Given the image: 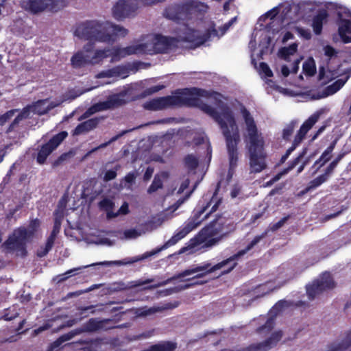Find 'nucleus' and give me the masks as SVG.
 I'll return each mask as SVG.
<instances>
[{"mask_svg":"<svg viewBox=\"0 0 351 351\" xmlns=\"http://www.w3.org/2000/svg\"><path fill=\"white\" fill-rule=\"evenodd\" d=\"M236 21V16L232 18L230 22L219 29V32L215 29L213 24L208 27H205L202 23H199L195 27L191 24L183 25L178 30L177 39L155 34L156 53L168 52L177 46L178 40L190 43L196 47L214 37L219 38L226 34Z\"/></svg>","mask_w":351,"mask_h":351,"instance_id":"1","label":"nucleus"},{"mask_svg":"<svg viewBox=\"0 0 351 351\" xmlns=\"http://www.w3.org/2000/svg\"><path fill=\"white\" fill-rule=\"evenodd\" d=\"M199 108L218 123L222 134L226 138L230 169H234L239 160L237 145L241 138L239 126L237 125L234 116L230 107L219 100L217 107L215 109L210 106L204 104H199Z\"/></svg>","mask_w":351,"mask_h":351,"instance_id":"2","label":"nucleus"},{"mask_svg":"<svg viewBox=\"0 0 351 351\" xmlns=\"http://www.w3.org/2000/svg\"><path fill=\"white\" fill-rule=\"evenodd\" d=\"M243 138L249 153L250 171L258 173L266 168V155L263 152L264 140L258 130L254 117L245 107L241 108Z\"/></svg>","mask_w":351,"mask_h":351,"instance_id":"3","label":"nucleus"},{"mask_svg":"<svg viewBox=\"0 0 351 351\" xmlns=\"http://www.w3.org/2000/svg\"><path fill=\"white\" fill-rule=\"evenodd\" d=\"M217 191V190H216ZM217 194V192H215L213 197H212L211 202H209L208 205L204 206L202 208V210L194 216V218L193 219H191L189 222H188L186 225V226L183 227L182 229L179 230L178 232L173 234V236L171 237V239H169L168 241L165 242L164 245H162L161 247L152 250L151 252H147L145 254H143L141 256H139L138 258H134L130 261H106L97 263L96 264L93 265H88L84 266L83 268L88 267L89 266L93 265H106V266H110V265H125L129 264H132L134 262L142 261L143 259L147 258L152 256H154L158 253H159L160 251L165 250L166 248H168L169 247L173 246V245L176 244L178 242H179L182 239H183L185 236L187 235L190 232L193 230L195 228H196L197 226H199L201 221L202 219H199L200 215H202L203 213L206 212V210L208 208L209 206L212 205L211 209L209 210V213H212L217 210L218 208V205L220 203V200L217 199V197L215 196Z\"/></svg>","mask_w":351,"mask_h":351,"instance_id":"4","label":"nucleus"},{"mask_svg":"<svg viewBox=\"0 0 351 351\" xmlns=\"http://www.w3.org/2000/svg\"><path fill=\"white\" fill-rule=\"evenodd\" d=\"M75 34L82 40L110 44L125 37L128 29L111 21H88L80 25Z\"/></svg>","mask_w":351,"mask_h":351,"instance_id":"5","label":"nucleus"},{"mask_svg":"<svg viewBox=\"0 0 351 351\" xmlns=\"http://www.w3.org/2000/svg\"><path fill=\"white\" fill-rule=\"evenodd\" d=\"M265 237V234H261L258 235L256 237H254L252 240V241L249 243V245L243 250H241L237 253L234 254L232 256L229 257L228 258L223 260L221 262H219L215 265H214L212 267H210V264H206L202 266H197L194 268L191 269H186L182 272L178 273L177 275L172 276L169 278V279L160 282L159 284H157L154 286H150L148 287H146L147 289H152L154 288H158L160 287H164L169 283H171L172 281L176 280H181V281H187V280H191L195 278H199L205 276V274L213 273L215 271H217L218 269H221L224 267H226L227 265L230 263L231 262L236 261L237 260H239V258L243 256L244 254L248 252L251 249L253 248L255 245H257V243H259L260 240L263 239Z\"/></svg>","mask_w":351,"mask_h":351,"instance_id":"6","label":"nucleus"},{"mask_svg":"<svg viewBox=\"0 0 351 351\" xmlns=\"http://www.w3.org/2000/svg\"><path fill=\"white\" fill-rule=\"evenodd\" d=\"M178 96H166L152 99L143 104V108L152 111H157L173 106H179L183 104L196 105L199 102V97L208 98V100L218 99L219 95L210 93L204 90L184 89L179 93Z\"/></svg>","mask_w":351,"mask_h":351,"instance_id":"7","label":"nucleus"},{"mask_svg":"<svg viewBox=\"0 0 351 351\" xmlns=\"http://www.w3.org/2000/svg\"><path fill=\"white\" fill-rule=\"evenodd\" d=\"M121 47L116 46L111 48L94 49L93 44L84 45L82 50L72 56L71 62L72 66L80 68L86 65H97L102 63L104 59L111 58V62H116L124 58L123 55H119Z\"/></svg>","mask_w":351,"mask_h":351,"instance_id":"8","label":"nucleus"},{"mask_svg":"<svg viewBox=\"0 0 351 351\" xmlns=\"http://www.w3.org/2000/svg\"><path fill=\"white\" fill-rule=\"evenodd\" d=\"M235 228V223L233 221L223 216H218L197 234L196 243H204V247H213L217 244L221 239L234 231Z\"/></svg>","mask_w":351,"mask_h":351,"instance_id":"9","label":"nucleus"},{"mask_svg":"<svg viewBox=\"0 0 351 351\" xmlns=\"http://www.w3.org/2000/svg\"><path fill=\"white\" fill-rule=\"evenodd\" d=\"M207 8L199 1L189 0L166 8L164 15L165 18L173 21H185L195 16L199 13L204 12Z\"/></svg>","mask_w":351,"mask_h":351,"instance_id":"10","label":"nucleus"},{"mask_svg":"<svg viewBox=\"0 0 351 351\" xmlns=\"http://www.w3.org/2000/svg\"><path fill=\"white\" fill-rule=\"evenodd\" d=\"M62 101L49 102V100L45 99L38 100L35 104L26 106L23 109L21 112L15 117L14 121L10 126V130L13 128L15 125H17L18 123L23 119H26L29 117V113L33 112L38 115H43L47 113L51 109H53L60 105Z\"/></svg>","mask_w":351,"mask_h":351,"instance_id":"11","label":"nucleus"},{"mask_svg":"<svg viewBox=\"0 0 351 351\" xmlns=\"http://www.w3.org/2000/svg\"><path fill=\"white\" fill-rule=\"evenodd\" d=\"M69 0H22L21 7L33 14L45 10L58 11L64 8Z\"/></svg>","mask_w":351,"mask_h":351,"instance_id":"12","label":"nucleus"},{"mask_svg":"<svg viewBox=\"0 0 351 351\" xmlns=\"http://www.w3.org/2000/svg\"><path fill=\"white\" fill-rule=\"evenodd\" d=\"M119 55L123 56V58L134 54H154L156 53L155 49V36L148 35L143 39V40L121 48L119 51Z\"/></svg>","mask_w":351,"mask_h":351,"instance_id":"13","label":"nucleus"},{"mask_svg":"<svg viewBox=\"0 0 351 351\" xmlns=\"http://www.w3.org/2000/svg\"><path fill=\"white\" fill-rule=\"evenodd\" d=\"M30 235L31 234L25 233L24 228H19L10 235L3 246L8 250L14 251L18 254L24 256L26 254V243L32 240L29 237Z\"/></svg>","mask_w":351,"mask_h":351,"instance_id":"14","label":"nucleus"},{"mask_svg":"<svg viewBox=\"0 0 351 351\" xmlns=\"http://www.w3.org/2000/svg\"><path fill=\"white\" fill-rule=\"evenodd\" d=\"M139 0H119L112 7V16L118 21L132 17L139 7Z\"/></svg>","mask_w":351,"mask_h":351,"instance_id":"15","label":"nucleus"},{"mask_svg":"<svg viewBox=\"0 0 351 351\" xmlns=\"http://www.w3.org/2000/svg\"><path fill=\"white\" fill-rule=\"evenodd\" d=\"M106 322L107 321H98L95 319H90L85 324V325H84L83 328L73 330L66 334L62 335L58 340L52 343V348H55L60 347L64 342L71 340L75 336L80 335L81 332H94L99 329H102Z\"/></svg>","mask_w":351,"mask_h":351,"instance_id":"16","label":"nucleus"},{"mask_svg":"<svg viewBox=\"0 0 351 351\" xmlns=\"http://www.w3.org/2000/svg\"><path fill=\"white\" fill-rule=\"evenodd\" d=\"M125 100L122 99L120 95H112L108 97L106 101L99 102L89 107L83 115L80 116L79 120L86 119L97 112H102L120 106L124 105Z\"/></svg>","mask_w":351,"mask_h":351,"instance_id":"17","label":"nucleus"},{"mask_svg":"<svg viewBox=\"0 0 351 351\" xmlns=\"http://www.w3.org/2000/svg\"><path fill=\"white\" fill-rule=\"evenodd\" d=\"M335 283L328 272H324L315 280L313 283L307 285L306 293L311 299H314L322 291L334 288Z\"/></svg>","mask_w":351,"mask_h":351,"instance_id":"18","label":"nucleus"},{"mask_svg":"<svg viewBox=\"0 0 351 351\" xmlns=\"http://www.w3.org/2000/svg\"><path fill=\"white\" fill-rule=\"evenodd\" d=\"M339 17L338 32L343 43L351 42V12L346 8H340L337 10Z\"/></svg>","mask_w":351,"mask_h":351,"instance_id":"19","label":"nucleus"},{"mask_svg":"<svg viewBox=\"0 0 351 351\" xmlns=\"http://www.w3.org/2000/svg\"><path fill=\"white\" fill-rule=\"evenodd\" d=\"M320 114L321 113L319 112H316L315 114L311 115V117L307 119L304 123H303L300 130H298L296 136L294 137L293 146L291 149H288L287 154H285V155L282 156V158H281L282 161H285L289 156V154H291L296 146L302 141L305 138L306 133L310 131L311 128L314 126L315 123L319 120Z\"/></svg>","mask_w":351,"mask_h":351,"instance_id":"20","label":"nucleus"},{"mask_svg":"<svg viewBox=\"0 0 351 351\" xmlns=\"http://www.w3.org/2000/svg\"><path fill=\"white\" fill-rule=\"evenodd\" d=\"M67 132L62 131L49 140L46 144L41 147L38 155H37V162L40 164L45 163L46 158L49 154L56 149L59 145L67 137Z\"/></svg>","mask_w":351,"mask_h":351,"instance_id":"21","label":"nucleus"},{"mask_svg":"<svg viewBox=\"0 0 351 351\" xmlns=\"http://www.w3.org/2000/svg\"><path fill=\"white\" fill-rule=\"evenodd\" d=\"M159 224L156 225L153 221H148L146 223L141 224L137 228H130L123 232V239H136L147 232H152L157 228Z\"/></svg>","mask_w":351,"mask_h":351,"instance_id":"22","label":"nucleus"},{"mask_svg":"<svg viewBox=\"0 0 351 351\" xmlns=\"http://www.w3.org/2000/svg\"><path fill=\"white\" fill-rule=\"evenodd\" d=\"M128 75V70L125 66H115L111 69L102 70L95 76V77L101 78H125Z\"/></svg>","mask_w":351,"mask_h":351,"instance_id":"23","label":"nucleus"},{"mask_svg":"<svg viewBox=\"0 0 351 351\" xmlns=\"http://www.w3.org/2000/svg\"><path fill=\"white\" fill-rule=\"evenodd\" d=\"M283 285L284 283H280L278 285H274L271 282H267L266 284H262L256 287V289L252 291V295L253 296L254 300L262 298L265 295L271 293L275 289L280 288Z\"/></svg>","mask_w":351,"mask_h":351,"instance_id":"24","label":"nucleus"},{"mask_svg":"<svg viewBox=\"0 0 351 351\" xmlns=\"http://www.w3.org/2000/svg\"><path fill=\"white\" fill-rule=\"evenodd\" d=\"M166 308L167 307L162 306H154L151 307L145 306L134 308L132 312L137 317H148L157 313H160Z\"/></svg>","mask_w":351,"mask_h":351,"instance_id":"25","label":"nucleus"},{"mask_svg":"<svg viewBox=\"0 0 351 351\" xmlns=\"http://www.w3.org/2000/svg\"><path fill=\"white\" fill-rule=\"evenodd\" d=\"M344 84L345 81L341 80H336L332 85L326 87L323 91L313 95L311 98L317 100L332 95L341 89Z\"/></svg>","mask_w":351,"mask_h":351,"instance_id":"26","label":"nucleus"},{"mask_svg":"<svg viewBox=\"0 0 351 351\" xmlns=\"http://www.w3.org/2000/svg\"><path fill=\"white\" fill-rule=\"evenodd\" d=\"M99 118H93L86 120L85 122H82L77 125L74 130H73L72 134L74 136H78L83 134L94 130L99 123Z\"/></svg>","mask_w":351,"mask_h":351,"instance_id":"27","label":"nucleus"},{"mask_svg":"<svg viewBox=\"0 0 351 351\" xmlns=\"http://www.w3.org/2000/svg\"><path fill=\"white\" fill-rule=\"evenodd\" d=\"M59 226L60 223H58V221H56V222H55L53 231L52 232V233H51L48 239H47L45 246L40 247V249L37 250V256L40 258L44 257L47 254L49 253V252L53 247L56 236L57 235V232H58Z\"/></svg>","mask_w":351,"mask_h":351,"instance_id":"28","label":"nucleus"},{"mask_svg":"<svg viewBox=\"0 0 351 351\" xmlns=\"http://www.w3.org/2000/svg\"><path fill=\"white\" fill-rule=\"evenodd\" d=\"M337 71L329 69L328 66H321L319 69L318 79L321 84L325 85L337 77Z\"/></svg>","mask_w":351,"mask_h":351,"instance_id":"29","label":"nucleus"},{"mask_svg":"<svg viewBox=\"0 0 351 351\" xmlns=\"http://www.w3.org/2000/svg\"><path fill=\"white\" fill-rule=\"evenodd\" d=\"M88 244H95L97 245L111 247L115 244V240L107 238L103 234L93 235L90 234L84 239Z\"/></svg>","mask_w":351,"mask_h":351,"instance_id":"30","label":"nucleus"},{"mask_svg":"<svg viewBox=\"0 0 351 351\" xmlns=\"http://www.w3.org/2000/svg\"><path fill=\"white\" fill-rule=\"evenodd\" d=\"M152 282L151 279H147L145 280H137L136 281L130 282L128 284L125 283H118L117 284V287H114L115 291H121L125 289H130L132 288H136L138 287H141L143 285H147Z\"/></svg>","mask_w":351,"mask_h":351,"instance_id":"31","label":"nucleus"},{"mask_svg":"<svg viewBox=\"0 0 351 351\" xmlns=\"http://www.w3.org/2000/svg\"><path fill=\"white\" fill-rule=\"evenodd\" d=\"M335 143L333 142L332 145H329L327 149L324 150L322 155L319 157V160L315 162L314 166L319 165L318 167L316 168L315 172L320 167H323L324 165L326 164L332 157V153L335 147Z\"/></svg>","mask_w":351,"mask_h":351,"instance_id":"32","label":"nucleus"},{"mask_svg":"<svg viewBox=\"0 0 351 351\" xmlns=\"http://www.w3.org/2000/svg\"><path fill=\"white\" fill-rule=\"evenodd\" d=\"M327 13L325 11H321L315 16L313 22H312V27H313L315 34H319L323 27L324 21L327 19Z\"/></svg>","mask_w":351,"mask_h":351,"instance_id":"33","label":"nucleus"},{"mask_svg":"<svg viewBox=\"0 0 351 351\" xmlns=\"http://www.w3.org/2000/svg\"><path fill=\"white\" fill-rule=\"evenodd\" d=\"M351 346V330L347 334L341 343H334L329 347L328 351H343Z\"/></svg>","mask_w":351,"mask_h":351,"instance_id":"34","label":"nucleus"},{"mask_svg":"<svg viewBox=\"0 0 351 351\" xmlns=\"http://www.w3.org/2000/svg\"><path fill=\"white\" fill-rule=\"evenodd\" d=\"M316 67L313 58H310L306 59L304 63L302 64V73L306 76L311 77L315 74Z\"/></svg>","mask_w":351,"mask_h":351,"instance_id":"35","label":"nucleus"},{"mask_svg":"<svg viewBox=\"0 0 351 351\" xmlns=\"http://www.w3.org/2000/svg\"><path fill=\"white\" fill-rule=\"evenodd\" d=\"M298 44L293 43L288 47H283L280 49L278 56L281 59L288 60L289 56L293 55L297 52Z\"/></svg>","mask_w":351,"mask_h":351,"instance_id":"36","label":"nucleus"},{"mask_svg":"<svg viewBox=\"0 0 351 351\" xmlns=\"http://www.w3.org/2000/svg\"><path fill=\"white\" fill-rule=\"evenodd\" d=\"M165 177L166 175L165 173L155 176L154 181H152L151 186L147 189V193L152 194L161 189L162 186V178H165Z\"/></svg>","mask_w":351,"mask_h":351,"instance_id":"37","label":"nucleus"},{"mask_svg":"<svg viewBox=\"0 0 351 351\" xmlns=\"http://www.w3.org/2000/svg\"><path fill=\"white\" fill-rule=\"evenodd\" d=\"M282 337V332L276 331L272 333L270 338L266 340L265 342L258 344H261L263 348H270L273 346H274L276 343H278Z\"/></svg>","mask_w":351,"mask_h":351,"instance_id":"38","label":"nucleus"},{"mask_svg":"<svg viewBox=\"0 0 351 351\" xmlns=\"http://www.w3.org/2000/svg\"><path fill=\"white\" fill-rule=\"evenodd\" d=\"M176 344L169 342L156 344L147 351H173Z\"/></svg>","mask_w":351,"mask_h":351,"instance_id":"39","label":"nucleus"},{"mask_svg":"<svg viewBox=\"0 0 351 351\" xmlns=\"http://www.w3.org/2000/svg\"><path fill=\"white\" fill-rule=\"evenodd\" d=\"M300 60H301L300 59H298L295 60V62H294L293 66L292 67V70L289 69L288 68V66L286 65L281 66V67H280L281 75H282V76L284 77H287L291 73H293V74L297 73V72L298 71L299 64H300Z\"/></svg>","mask_w":351,"mask_h":351,"instance_id":"40","label":"nucleus"},{"mask_svg":"<svg viewBox=\"0 0 351 351\" xmlns=\"http://www.w3.org/2000/svg\"><path fill=\"white\" fill-rule=\"evenodd\" d=\"M328 180V178L325 176H319L315 178L314 180H311L309 182L308 186H306V189L304 190V193L308 192L311 191L312 189H315L316 187L319 186L324 182Z\"/></svg>","mask_w":351,"mask_h":351,"instance_id":"41","label":"nucleus"},{"mask_svg":"<svg viewBox=\"0 0 351 351\" xmlns=\"http://www.w3.org/2000/svg\"><path fill=\"white\" fill-rule=\"evenodd\" d=\"M40 227V221L38 219H34L31 221V223L29 224L28 228H24L25 229V233L27 234H31L29 236V238L32 239L35 236V233L37 231V229Z\"/></svg>","mask_w":351,"mask_h":351,"instance_id":"42","label":"nucleus"},{"mask_svg":"<svg viewBox=\"0 0 351 351\" xmlns=\"http://www.w3.org/2000/svg\"><path fill=\"white\" fill-rule=\"evenodd\" d=\"M136 179V174L130 172L125 175V178H123V182L124 184L123 185V188L130 189L131 185H132L134 183L135 180Z\"/></svg>","mask_w":351,"mask_h":351,"instance_id":"43","label":"nucleus"},{"mask_svg":"<svg viewBox=\"0 0 351 351\" xmlns=\"http://www.w3.org/2000/svg\"><path fill=\"white\" fill-rule=\"evenodd\" d=\"M185 163L187 168L193 169L197 165V160L195 157L192 155L187 156L185 158Z\"/></svg>","mask_w":351,"mask_h":351,"instance_id":"44","label":"nucleus"},{"mask_svg":"<svg viewBox=\"0 0 351 351\" xmlns=\"http://www.w3.org/2000/svg\"><path fill=\"white\" fill-rule=\"evenodd\" d=\"M294 130V123H291L289 125H286L283 130V138L285 139H288L289 136H291Z\"/></svg>","mask_w":351,"mask_h":351,"instance_id":"45","label":"nucleus"},{"mask_svg":"<svg viewBox=\"0 0 351 351\" xmlns=\"http://www.w3.org/2000/svg\"><path fill=\"white\" fill-rule=\"evenodd\" d=\"M296 31L298 34L300 35V36L304 38L306 40H308L311 37V32L307 29H303L302 27H296Z\"/></svg>","mask_w":351,"mask_h":351,"instance_id":"46","label":"nucleus"},{"mask_svg":"<svg viewBox=\"0 0 351 351\" xmlns=\"http://www.w3.org/2000/svg\"><path fill=\"white\" fill-rule=\"evenodd\" d=\"M119 168V166L116 167V170H110L106 171V175L104 176V181H110L112 179H115L117 176V170Z\"/></svg>","mask_w":351,"mask_h":351,"instance_id":"47","label":"nucleus"},{"mask_svg":"<svg viewBox=\"0 0 351 351\" xmlns=\"http://www.w3.org/2000/svg\"><path fill=\"white\" fill-rule=\"evenodd\" d=\"M267 348L263 347L261 344H253L241 351H265Z\"/></svg>","mask_w":351,"mask_h":351,"instance_id":"48","label":"nucleus"},{"mask_svg":"<svg viewBox=\"0 0 351 351\" xmlns=\"http://www.w3.org/2000/svg\"><path fill=\"white\" fill-rule=\"evenodd\" d=\"M15 112V110L6 112L5 114L0 117V125H3V123H5L6 121L12 118L14 115Z\"/></svg>","mask_w":351,"mask_h":351,"instance_id":"49","label":"nucleus"},{"mask_svg":"<svg viewBox=\"0 0 351 351\" xmlns=\"http://www.w3.org/2000/svg\"><path fill=\"white\" fill-rule=\"evenodd\" d=\"M189 195H190V194H188L185 197L179 198L178 199V201L176 202V203H175L173 205H172L171 207H169L168 210L170 211H172V212H174L175 210H176L179 208V206L180 205H182V203L184 202V201L186 200V199L189 197Z\"/></svg>","mask_w":351,"mask_h":351,"instance_id":"50","label":"nucleus"},{"mask_svg":"<svg viewBox=\"0 0 351 351\" xmlns=\"http://www.w3.org/2000/svg\"><path fill=\"white\" fill-rule=\"evenodd\" d=\"M287 220L288 217H285L284 218L280 219L278 222L271 226V230L272 232H275L276 230H278L279 228L284 226V224Z\"/></svg>","mask_w":351,"mask_h":351,"instance_id":"51","label":"nucleus"},{"mask_svg":"<svg viewBox=\"0 0 351 351\" xmlns=\"http://www.w3.org/2000/svg\"><path fill=\"white\" fill-rule=\"evenodd\" d=\"M337 167V165H335V162H332L329 164L328 167L326 169V171H325L324 173L322 174L321 176H325L326 178L328 179L330 174L332 173L334 169Z\"/></svg>","mask_w":351,"mask_h":351,"instance_id":"52","label":"nucleus"},{"mask_svg":"<svg viewBox=\"0 0 351 351\" xmlns=\"http://www.w3.org/2000/svg\"><path fill=\"white\" fill-rule=\"evenodd\" d=\"M81 268H75V269H71L70 270H68L66 273L59 276V280L58 281H63V280H65L67 279L68 276H71L73 273L78 271V270H80Z\"/></svg>","mask_w":351,"mask_h":351,"instance_id":"53","label":"nucleus"},{"mask_svg":"<svg viewBox=\"0 0 351 351\" xmlns=\"http://www.w3.org/2000/svg\"><path fill=\"white\" fill-rule=\"evenodd\" d=\"M125 133V131L123 132L121 134H120L119 135L112 137L110 141H107L106 143H102L101 145H98V148H99V149H104V147H108L109 144H110L112 142H115L117 140V138H120L121 136H122Z\"/></svg>","mask_w":351,"mask_h":351,"instance_id":"54","label":"nucleus"},{"mask_svg":"<svg viewBox=\"0 0 351 351\" xmlns=\"http://www.w3.org/2000/svg\"><path fill=\"white\" fill-rule=\"evenodd\" d=\"M284 306H287V302L286 301H280L276 304V305L272 308L271 312L275 313L279 311H281L282 308Z\"/></svg>","mask_w":351,"mask_h":351,"instance_id":"55","label":"nucleus"},{"mask_svg":"<svg viewBox=\"0 0 351 351\" xmlns=\"http://www.w3.org/2000/svg\"><path fill=\"white\" fill-rule=\"evenodd\" d=\"M261 69L263 74H265L267 77H271L272 72L270 69L269 66L267 65L266 63L261 64Z\"/></svg>","mask_w":351,"mask_h":351,"instance_id":"56","label":"nucleus"},{"mask_svg":"<svg viewBox=\"0 0 351 351\" xmlns=\"http://www.w3.org/2000/svg\"><path fill=\"white\" fill-rule=\"evenodd\" d=\"M164 86L162 85H156V86H152L149 88H148L147 90H145V93L147 95H151L152 93H157L158 91H159L160 90H162L164 88Z\"/></svg>","mask_w":351,"mask_h":351,"instance_id":"57","label":"nucleus"},{"mask_svg":"<svg viewBox=\"0 0 351 351\" xmlns=\"http://www.w3.org/2000/svg\"><path fill=\"white\" fill-rule=\"evenodd\" d=\"M99 206H101V208L108 210L112 208V202L108 199H104L101 202H99Z\"/></svg>","mask_w":351,"mask_h":351,"instance_id":"58","label":"nucleus"},{"mask_svg":"<svg viewBox=\"0 0 351 351\" xmlns=\"http://www.w3.org/2000/svg\"><path fill=\"white\" fill-rule=\"evenodd\" d=\"M324 51L325 56H326L329 58L333 57L335 54V49L332 47H330V46L325 47L324 48Z\"/></svg>","mask_w":351,"mask_h":351,"instance_id":"59","label":"nucleus"},{"mask_svg":"<svg viewBox=\"0 0 351 351\" xmlns=\"http://www.w3.org/2000/svg\"><path fill=\"white\" fill-rule=\"evenodd\" d=\"M50 326H51L49 324H46L40 326L39 328L35 329L34 331H33V335L36 336L40 332H42L45 331V330L49 329Z\"/></svg>","mask_w":351,"mask_h":351,"instance_id":"60","label":"nucleus"},{"mask_svg":"<svg viewBox=\"0 0 351 351\" xmlns=\"http://www.w3.org/2000/svg\"><path fill=\"white\" fill-rule=\"evenodd\" d=\"M119 213L124 214V215L128 214L129 212L128 204L126 203H124L123 205H121V206L119 208Z\"/></svg>","mask_w":351,"mask_h":351,"instance_id":"61","label":"nucleus"},{"mask_svg":"<svg viewBox=\"0 0 351 351\" xmlns=\"http://www.w3.org/2000/svg\"><path fill=\"white\" fill-rule=\"evenodd\" d=\"M272 326H273V319L271 318H270L269 319H268L265 324V325L264 326L262 327L261 330H265V329H267V330H270L272 328Z\"/></svg>","mask_w":351,"mask_h":351,"instance_id":"62","label":"nucleus"},{"mask_svg":"<svg viewBox=\"0 0 351 351\" xmlns=\"http://www.w3.org/2000/svg\"><path fill=\"white\" fill-rule=\"evenodd\" d=\"M293 34L291 32H287V33L285 34V35L283 36L282 43H285L288 40L293 39Z\"/></svg>","mask_w":351,"mask_h":351,"instance_id":"63","label":"nucleus"},{"mask_svg":"<svg viewBox=\"0 0 351 351\" xmlns=\"http://www.w3.org/2000/svg\"><path fill=\"white\" fill-rule=\"evenodd\" d=\"M188 185H189L188 180H186L184 182H183L182 185H181V186H180V189H179V190L178 191V194H180L182 191H184V189H186L188 187Z\"/></svg>","mask_w":351,"mask_h":351,"instance_id":"64","label":"nucleus"}]
</instances>
